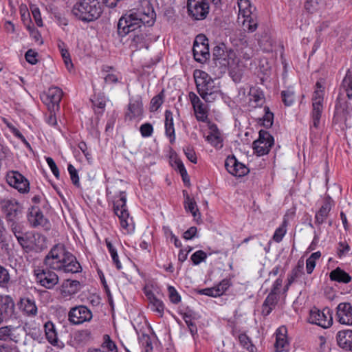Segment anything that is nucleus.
<instances>
[{"label": "nucleus", "mask_w": 352, "mask_h": 352, "mask_svg": "<svg viewBox=\"0 0 352 352\" xmlns=\"http://www.w3.org/2000/svg\"><path fill=\"white\" fill-rule=\"evenodd\" d=\"M155 17L153 6L150 2L145 1L141 8L130 10L120 18L117 25L118 34L120 37L129 34L131 38L130 45L135 50H140L146 46V27L152 26Z\"/></svg>", "instance_id": "f257e3e1"}, {"label": "nucleus", "mask_w": 352, "mask_h": 352, "mask_svg": "<svg viewBox=\"0 0 352 352\" xmlns=\"http://www.w3.org/2000/svg\"><path fill=\"white\" fill-rule=\"evenodd\" d=\"M47 267L65 273H78L82 267L76 258L61 243L54 245L44 259Z\"/></svg>", "instance_id": "f03ea898"}, {"label": "nucleus", "mask_w": 352, "mask_h": 352, "mask_svg": "<svg viewBox=\"0 0 352 352\" xmlns=\"http://www.w3.org/2000/svg\"><path fill=\"white\" fill-rule=\"evenodd\" d=\"M72 13L79 21L93 22L101 16L103 6L99 0H78L72 7Z\"/></svg>", "instance_id": "7ed1b4c3"}, {"label": "nucleus", "mask_w": 352, "mask_h": 352, "mask_svg": "<svg viewBox=\"0 0 352 352\" xmlns=\"http://www.w3.org/2000/svg\"><path fill=\"white\" fill-rule=\"evenodd\" d=\"M126 203L125 192H120L118 199L113 201V211L120 219L121 227L131 231L134 229V224L132 217L129 216Z\"/></svg>", "instance_id": "20e7f679"}, {"label": "nucleus", "mask_w": 352, "mask_h": 352, "mask_svg": "<svg viewBox=\"0 0 352 352\" xmlns=\"http://www.w3.org/2000/svg\"><path fill=\"white\" fill-rule=\"evenodd\" d=\"M3 212L6 214L8 221H12V230L16 236L19 243L22 245V231L19 225L15 221L19 212V206L14 199H5L1 201Z\"/></svg>", "instance_id": "39448f33"}, {"label": "nucleus", "mask_w": 352, "mask_h": 352, "mask_svg": "<svg viewBox=\"0 0 352 352\" xmlns=\"http://www.w3.org/2000/svg\"><path fill=\"white\" fill-rule=\"evenodd\" d=\"M308 321L327 329L333 324L332 312L329 307H325L322 310L314 307L310 310Z\"/></svg>", "instance_id": "423d86ee"}, {"label": "nucleus", "mask_w": 352, "mask_h": 352, "mask_svg": "<svg viewBox=\"0 0 352 352\" xmlns=\"http://www.w3.org/2000/svg\"><path fill=\"white\" fill-rule=\"evenodd\" d=\"M213 57L215 61H219L223 66L232 65L235 63L236 55L234 50L229 48L223 43L213 48Z\"/></svg>", "instance_id": "0eeeda50"}, {"label": "nucleus", "mask_w": 352, "mask_h": 352, "mask_svg": "<svg viewBox=\"0 0 352 352\" xmlns=\"http://www.w3.org/2000/svg\"><path fill=\"white\" fill-rule=\"evenodd\" d=\"M63 92L61 89L53 87L41 95V99L47 107L48 111H58L60 109V102Z\"/></svg>", "instance_id": "6e6552de"}, {"label": "nucleus", "mask_w": 352, "mask_h": 352, "mask_svg": "<svg viewBox=\"0 0 352 352\" xmlns=\"http://www.w3.org/2000/svg\"><path fill=\"white\" fill-rule=\"evenodd\" d=\"M187 9L190 16L195 20L205 19L210 10L206 0H188Z\"/></svg>", "instance_id": "1a4fd4ad"}, {"label": "nucleus", "mask_w": 352, "mask_h": 352, "mask_svg": "<svg viewBox=\"0 0 352 352\" xmlns=\"http://www.w3.org/2000/svg\"><path fill=\"white\" fill-rule=\"evenodd\" d=\"M193 76L199 95L219 88L215 85L214 80L204 71L196 69Z\"/></svg>", "instance_id": "9d476101"}, {"label": "nucleus", "mask_w": 352, "mask_h": 352, "mask_svg": "<svg viewBox=\"0 0 352 352\" xmlns=\"http://www.w3.org/2000/svg\"><path fill=\"white\" fill-rule=\"evenodd\" d=\"M27 219L28 223L32 228L41 227L45 230H49L51 228L49 220L43 215L37 206H32L28 209Z\"/></svg>", "instance_id": "9b49d317"}, {"label": "nucleus", "mask_w": 352, "mask_h": 352, "mask_svg": "<svg viewBox=\"0 0 352 352\" xmlns=\"http://www.w3.org/2000/svg\"><path fill=\"white\" fill-rule=\"evenodd\" d=\"M91 310L85 305L76 306L70 309L68 320L72 324L79 325L92 319Z\"/></svg>", "instance_id": "f8f14e48"}, {"label": "nucleus", "mask_w": 352, "mask_h": 352, "mask_svg": "<svg viewBox=\"0 0 352 352\" xmlns=\"http://www.w3.org/2000/svg\"><path fill=\"white\" fill-rule=\"evenodd\" d=\"M192 52L195 60L199 63H204L210 57L208 39L204 36L199 35L196 37Z\"/></svg>", "instance_id": "ddd939ff"}, {"label": "nucleus", "mask_w": 352, "mask_h": 352, "mask_svg": "<svg viewBox=\"0 0 352 352\" xmlns=\"http://www.w3.org/2000/svg\"><path fill=\"white\" fill-rule=\"evenodd\" d=\"M34 275L37 282L47 289H52L58 283V275L50 269L35 270Z\"/></svg>", "instance_id": "4468645a"}, {"label": "nucleus", "mask_w": 352, "mask_h": 352, "mask_svg": "<svg viewBox=\"0 0 352 352\" xmlns=\"http://www.w3.org/2000/svg\"><path fill=\"white\" fill-rule=\"evenodd\" d=\"M259 137L253 142L254 153L258 156L267 154L274 144V138L270 133H258Z\"/></svg>", "instance_id": "2eb2a0df"}, {"label": "nucleus", "mask_w": 352, "mask_h": 352, "mask_svg": "<svg viewBox=\"0 0 352 352\" xmlns=\"http://www.w3.org/2000/svg\"><path fill=\"white\" fill-rule=\"evenodd\" d=\"M247 107L249 111L262 107L265 103L263 91L258 87H251L247 96Z\"/></svg>", "instance_id": "dca6fc26"}, {"label": "nucleus", "mask_w": 352, "mask_h": 352, "mask_svg": "<svg viewBox=\"0 0 352 352\" xmlns=\"http://www.w3.org/2000/svg\"><path fill=\"white\" fill-rule=\"evenodd\" d=\"M312 102V126L315 129H318L321 113L322 111L323 94L322 90L314 91Z\"/></svg>", "instance_id": "f3484780"}, {"label": "nucleus", "mask_w": 352, "mask_h": 352, "mask_svg": "<svg viewBox=\"0 0 352 352\" xmlns=\"http://www.w3.org/2000/svg\"><path fill=\"white\" fill-rule=\"evenodd\" d=\"M226 170L236 177H243L249 173V169L243 164L238 162L234 156H228L225 161Z\"/></svg>", "instance_id": "a211bd4d"}, {"label": "nucleus", "mask_w": 352, "mask_h": 352, "mask_svg": "<svg viewBox=\"0 0 352 352\" xmlns=\"http://www.w3.org/2000/svg\"><path fill=\"white\" fill-rule=\"evenodd\" d=\"M144 112L143 104L140 96H138L130 99L127 110L125 113V118L132 120L141 118Z\"/></svg>", "instance_id": "6ab92c4d"}, {"label": "nucleus", "mask_w": 352, "mask_h": 352, "mask_svg": "<svg viewBox=\"0 0 352 352\" xmlns=\"http://www.w3.org/2000/svg\"><path fill=\"white\" fill-rule=\"evenodd\" d=\"M338 321L345 325H352V305L349 302H340L336 307Z\"/></svg>", "instance_id": "aec40b11"}, {"label": "nucleus", "mask_w": 352, "mask_h": 352, "mask_svg": "<svg viewBox=\"0 0 352 352\" xmlns=\"http://www.w3.org/2000/svg\"><path fill=\"white\" fill-rule=\"evenodd\" d=\"M351 109L350 104L339 96L336 100L333 122H345Z\"/></svg>", "instance_id": "412c9836"}, {"label": "nucleus", "mask_w": 352, "mask_h": 352, "mask_svg": "<svg viewBox=\"0 0 352 352\" xmlns=\"http://www.w3.org/2000/svg\"><path fill=\"white\" fill-rule=\"evenodd\" d=\"M287 329L285 326L277 329L276 331V342L274 344L276 352L287 351L289 342L287 338Z\"/></svg>", "instance_id": "4be33fe9"}, {"label": "nucleus", "mask_w": 352, "mask_h": 352, "mask_svg": "<svg viewBox=\"0 0 352 352\" xmlns=\"http://www.w3.org/2000/svg\"><path fill=\"white\" fill-rule=\"evenodd\" d=\"M337 342L340 347L352 352V331H340L336 336Z\"/></svg>", "instance_id": "5701e85b"}, {"label": "nucleus", "mask_w": 352, "mask_h": 352, "mask_svg": "<svg viewBox=\"0 0 352 352\" xmlns=\"http://www.w3.org/2000/svg\"><path fill=\"white\" fill-rule=\"evenodd\" d=\"M145 295L149 301V307L151 311L156 312L160 317H162L164 311V304L158 299L152 291L145 292Z\"/></svg>", "instance_id": "b1692460"}, {"label": "nucleus", "mask_w": 352, "mask_h": 352, "mask_svg": "<svg viewBox=\"0 0 352 352\" xmlns=\"http://www.w3.org/2000/svg\"><path fill=\"white\" fill-rule=\"evenodd\" d=\"M44 329L47 340L53 346H60L63 344L59 341L55 325L51 321L47 322L44 325Z\"/></svg>", "instance_id": "393cba45"}, {"label": "nucleus", "mask_w": 352, "mask_h": 352, "mask_svg": "<svg viewBox=\"0 0 352 352\" xmlns=\"http://www.w3.org/2000/svg\"><path fill=\"white\" fill-rule=\"evenodd\" d=\"M80 289L78 280H65L61 285L60 293L63 297H67L76 294Z\"/></svg>", "instance_id": "a878e982"}, {"label": "nucleus", "mask_w": 352, "mask_h": 352, "mask_svg": "<svg viewBox=\"0 0 352 352\" xmlns=\"http://www.w3.org/2000/svg\"><path fill=\"white\" fill-rule=\"evenodd\" d=\"M278 302V294L274 292H270L263 302L262 306V314L264 316H268L272 311Z\"/></svg>", "instance_id": "bb28decb"}, {"label": "nucleus", "mask_w": 352, "mask_h": 352, "mask_svg": "<svg viewBox=\"0 0 352 352\" xmlns=\"http://www.w3.org/2000/svg\"><path fill=\"white\" fill-rule=\"evenodd\" d=\"M6 181L8 184L22 192V174L18 171H10L7 173Z\"/></svg>", "instance_id": "cd10ccee"}, {"label": "nucleus", "mask_w": 352, "mask_h": 352, "mask_svg": "<svg viewBox=\"0 0 352 352\" xmlns=\"http://www.w3.org/2000/svg\"><path fill=\"white\" fill-rule=\"evenodd\" d=\"M329 278L331 280L342 283H348L351 280V277L349 274L340 267H337L331 271L329 274Z\"/></svg>", "instance_id": "c85d7f7f"}, {"label": "nucleus", "mask_w": 352, "mask_h": 352, "mask_svg": "<svg viewBox=\"0 0 352 352\" xmlns=\"http://www.w3.org/2000/svg\"><path fill=\"white\" fill-rule=\"evenodd\" d=\"M105 83H116L119 82V74L113 67L104 65L102 68Z\"/></svg>", "instance_id": "c756f323"}, {"label": "nucleus", "mask_w": 352, "mask_h": 352, "mask_svg": "<svg viewBox=\"0 0 352 352\" xmlns=\"http://www.w3.org/2000/svg\"><path fill=\"white\" fill-rule=\"evenodd\" d=\"M184 198V208L185 210L188 212H190L192 215L195 217L197 216V213L198 212V208L196 204V201L193 198H191L188 195V192L186 190L182 191Z\"/></svg>", "instance_id": "7c9ffc66"}, {"label": "nucleus", "mask_w": 352, "mask_h": 352, "mask_svg": "<svg viewBox=\"0 0 352 352\" xmlns=\"http://www.w3.org/2000/svg\"><path fill=\"white\" fill-rule=\"evenodd\" d=\"M239 7V19L243 18L248 21L252 15L250 2L248 0H240L238 2Z\"/></svg>", "instance_id": "2f4dec72"}, {"label": "nucleus", "mask_w": 352, "mask_h": 352, "mask_svg": "<svg viewBox=\"0 0 352 352\" xmlns=\"http://www.w3.org/2000/svg\"><path fill=\"white\" fill-rule=\"evenodd\" d=\"M331 205L329 202H325L316 213L315 223L320 226L322 224L327 218L331 210Z\"/></svg>", "instance_id": "473e14b6"}, {"label": "nucleus", "mask_w": 352, "mask_h": 352, "mask_svg": "<svg viewBox=\"0 0 352 352\" xmlns=\"http://www.w3.org/2000/svg\"><path fill=\"white\" fill-rule=\"evenodd\" d=\"M2 308L4 309L3 315L11 317L14 311V302L10 296H5L1 300Z\"/></svg>", "instance_id": "72a5a7b5"}, {"label": "nucleus", "mask_w": 352, "mask_h": 352, "mask_svg": "<svg viewBox=\"0 0 352 352\" xmlns=\"http://www.w3.org/2000/svg\"><path fill=\"white\" fill-rule=\"evenodd\" d=\"M265 114L262 118L258 121V124L263 126L266 129H269L272 126L274 121V114L270 111L268 107H264Z\"/></svg>", "instance_id": "f704fd0d"}, {"label": "nucleus", "mask_w": 352, "mask_h": 352, "mask_svg": "<svg viewBox=\"0 0 352 352\" xmlns=\"http://www.w3.org/2000/svg\"><path fill=\"white\" fill-rule=\"evenodd\" d=\"M204 137L214 147L217 148H221L223 147V138L221 133H208V135H204Z\"/></svg>", "instance_id": "c9c22d12"}, {"label": "nucleus", "mask_w": 352, "mask_h": 352, "mask_svg": "<svg viewBox=\"0 0 352 352\" xmlns=\"http://www.w3.org/2000/svg\"><path fill=\"white\" fill-rule=\"evenodd\" d=\"M304 263L303 261H299L297 265L292 270L291 274L288 276V285H291L298 278L303 274Z\"/></svg>", "instance_id": "e433bc0d"}, {"label": "nucleus", "mask_w": 352, "mask_h": 352, "mask_svg": "<svg viewBox=\"0 0 352 352\" xmlns=\"http://www.w3.org/2000/svg\"><path fill=\"white\" fill-rule=\"evenodd\" d=\"M342 87L346 91L349 99L352 98V72H348L344 78Z\"/></svg>", "instance_id": "4c0bfd02"}, {"label": "nucleus", "mask_w": 352, "mask_h": 352, "mask_svg": "<svg viewBox=\"0 0 352 352\" xmlns=\"http://www.w3.org/2000/svg\"><path fill=\"white\" fill-rule=\"evenodd\" d=\"M106 245L107 248L110 253L111 258L113 260V263L116 265V267L118 270L122 269V265L119 260L118 254L116 249L114 248L113 244L108 240L106 239Z\"/></svg>", "instance_id": "58836bf2"}, {"label": "nucleus", "mask_w": 352, "mask_h": 352, "mask_svg": "<svg viewBox=\"0 0 352 352\" xmlns=\"http://www.w3.org/2000/svg\"><path fill=\"white\" fill-rule=\"evenodd\" d=\"M100 349L106 351L107 352H118L115 342L111 340L110 336L107 334L103 336V342Z\"/></svg>", "instance_id": "ea45409f"}, {"label": "nucleus", "mask_w": 352, "mask_h": 352, "mask_svg": "<svg viewBox=\"0 0 352 352\" xmlns=\"http://www.w3.org/2000/svg\"><path fill=\"white\" fill-rule=\"evenodd\" d=\"M200 96L206 102H213L217 98H221V93L219 89H212V91L205 92V94H201Z\"/></svg>", "instance_id": "a19ab883"}, {"label": "nucleus", "mask_w": 352, "mask_h": 352, "mask_svg": "<svg viewBox=\"0 0 352 352\" xmlns=\"http://www.w3.org/2000/svg\"><path fill=\"white\" fill-rule=\"evenodd\" d=\"M287 221L285 220L282 224L276 229L274 235L273 240L276 243H280L287 232Z\"/></svg>", "instance_id": "79ce46f5"}, {"label": "nucleus", "mask_w": 352, "mask_h": 352, "mask_svg": "<svg viewBox=\"0 0 352 352\" xmlns=\"http://www.w3.org/2000/svg\"><path fill=\"white\" fill-rule=\"evenodd\" d=\"M164 91H162L160 94H158L151 99L150 102L151 111H155L161 107L164 102Z\"/></svg>", "instance_id": "37998d69"}, {"label": "nucleus", "mask_w": 352, "mask_h": 352, "mask_svg": "<svg viewBox=\"0 0 352 352\" xmlns=\"http://www.w3.org/2000/svg\"><path fill=\"white\" fill-rule=\"evenodd\" d=\"M35 237L32 233H25L23 234V250L26 252L34 249L35 248Z\"/></svg>", "instance_id": "c03bdc74"}, {"label": "nucleus", "mask_w": 352, "mask_h": 352, "mask_svg": "<svg viewBox=\"0 0 352 352\" xmlns=\"http://www.w3.org/2000/svg\"><path fill=\"white\" fill-rule=\"evenodd\" d=\"M26 28L29 32L30 37L34 41L35 43L39 45L43 44L41 35L38 30L34 28V25L29 23L26 25Z\"/></svg>", "instance_id": "a18cd8bd"}, {"label": "nucleus", "mask_w": 352, "mask_h": 352, "mask_svg": "<svg viewBox=\"0 0 352 352\" xmlns=\"http://www.w3.org/2000/svg\"><path fill=\"white\" fill-rule=\"evenodd\" d=\"M283 102L285 106H291L295 99L294 92L292 90L287 89L281 92Z\"/></svg>", "instance_id": "49530a36"}, {"label": "nucleus", "mask_w": 352, "mask_h": 352, "mask_svg": "<svg viewBox=\"0 0 352 352\" xmlns=\"http://www.w3.org/2000/svg\"><path fill=\"white\" fill-rule=\"evenodd\" d=\"M197 120L204 121L207 118V111L203 102L193 107Z\"/></svg>", "instance_id": "de8ad7c7"}, {"label": "nucleus", "mask_w": 352, "mask_h": 352, "mask_svg": "<svg viewBox=\"0 0 352 352\" xmlns=\"http://www.w3.org/2000/svg\"><path fill=\"white\" fill-rule=\"evenodd\" d=\"M207 258V254L203 250H197L194 252L190 257L192 263L195 265L200 264L201 262L205 261Z\"/></svg>", "instance_id": "09e8293b"}, {"label": "nucleus", "mask_w": 352, "mask_h": 352, "mask_svg": "<svg viewBox=\"0 0 352 352\" xmlns=\"http://www.w3.org/2000/svg\"><path fill=\"white\" fill-rule=\"evenodd\" d=\"M23 311L29 316H36L37 314V307L34 301L27 298L24 305Z\"/></svg>", "instance_id": "8fccbe9b"}, {"label": "nucleus", "mask_w": 352, "mask_h": 352, "mask_svg": "<svg viewBox=\"0 0 352 352\" xmlns=\"http://www.w3.org/2000/svg\"><path fill=\"white\" fill-rule=\"evenodd\" d=\"M25 58L28 63L36 65L38 62V54L35 50L30 49L25 52Z\"/></svg>", "instance_id": "3c124183"}, {"label": "nucleus", "mask_w": 352, "mask_h": 352, "mask_svg": "<svg viewBox=\"0 0 352 352\" xmlns=\"http://www.w3.org/2000/svg\"><path fill=\"white\" fill-rule=\"evenodd\" d=\"M165 129L166 132H175L173 113L169 110L165 111Z\"/></svg>", "instance_id": "603ef678"}, {"label": "nucleus", "mask_w": 352, "mask_h": 352, "mask_svg": "<svg viewBox=\"0 0 352 352\" xmlns=\"http://www.w3.org/2000/svg\"><path fill=\"white\" fill-rule=\"evenodd\" d=\"M30 9L36 25L38 27H42L43 24L39 8L35 5H30Z\"/></svg>", "instance_id": "864d4df0"}, {"label": "nucleus", "mask_w": 352, "mask_h": 352, "mask_svg": "<svg viewBox=\"0 0 352 352\" xmlns=\"http://www.w3.org/2000/svg\"><path fill=\"white\" fill-rule=\"evenodd\" d=\"M239 340L244 349L250 351L253 350L254 345L252 344L250 338L245 333H241L239 336Z\"/></svg>", "instance_id": "5fc2aeb1"}, {"label": "nucleus", "mask_w": 352, "mask_h": 352, "mask_svg": "<svg viewBox=\"0 0 352 352\" xmlns=\"http://www.w3.org/2000/svg\"><path fill=\"white\" fill-rule=\"evenodd\" d=\"M68 172L70 175L71 180L73 184L77 187L80 186L78 173L72 164H69L67 167Z\"/></svg>", "instance_id": "6e6d98bb"}, {"label": "nucleus", "mask_w": 352, "mask_h": 352, "mask_svg": "<svg viewBox=\"0 0 352 352\" xmlns=\"http://www.w3.org/2000/svg\"><path fill=\"white\" fill-rule=\"evenodd\" d=\"M21 329L19 327H14L11 326L8 340L13 341L15 343H18L21 340Z\"/></svg>", "instance_id": "4d7b16f0"}, {"label": "nucleus", "mask_w": 352, "mask_h": 352, "mask_svg": "<svg viewBox=\"0 0 352 352\" xmlns=\"http://www.w3.org/2000/svg\"><path fill=\"white\" fill-rule=\"evenodd\" d=\"M56 111H49V116L46 118V122L51 126H54V129L62 131V129L57 123L56 117L55 116Z\"/></svg>", "instance_id": "13d9d810"}, {"label": "nucleus", "mask_w": 352, "mask_h": 352, "mask_svg": "<svg viewBox=\"0 0 352 352\" xmlns=\"http://www.w3.org/2000/svg\"><path fill=\"white\" fill-rule=\"evenodd\" d=\"M184 152L188 160L193 164L197 163V158L193 148L190 146H187L184 148Z\"/></svg>", "instance_id": "bf43d9fd"}, {"label": "nucleus", "mask_w": 352, "mask_h": 352, "mask_svg": "<svg viewBox=\"0 0 352 352\" xmlns=\"http://www.w3.org/2000/svg\"><path fill=\"white\" fill-rule=\"evenodd\" d=\"M230 285V281L228 279H223L215 286L216 291L219 293V296L225 293Z\"/></svg>", "instance_id": "052dcab7"}, {"label": "nucleus", "mask_w": 352, "mask_h": 352, "mask_svg": "<svg viewBox=\"0 0 352 352\" xmlns=\"http://www.w3.org/2000/svg\"><path fill=\"white\" fill-rule=\"evenodd\" d=\"M169 293V298L171 302L177 304L181 301V296L173 286H168V287Z\"/></svg>", "instance_id": "680f3d73"}, {"label": "nucleus", "mask_w": 352, "mask_h": 352, "mask_svg": "<svg viewBox=\"0 0 352 352\" xmlns=\"http://www.w3.org/2000/svg\"><path fill=\"white\" fill-rule=\"evenodd\" d=\"M10 280L8 271L0 265V287H5Z\"/></svg>", "instance_id": "e2e57ef3"}, {"label": "nucleus", "mask_w": 352, "mask_h": 352, "mask_svg": "<svg viewBox=\"0 0 352 352\" xmlns=\"http://www.w3.org/2000/svg\"><path fill=\"white\" fill-rule=\"evenodd\" d=\"M45 160H46L49 167L50 168L53 175L56 177V179H59V177H60L59 170H58L54 160L50 157H45Z\"/></svg>", "instance_id": "0e129e2a"}, {"label": "nucleus", "mask_w": 352, "mask_h": 352, "mask_svg": "<svg viewBox=\"0 0 352 352\" xmlns=\"http://www.w3.org/2000/svg\"><path fill=\"white\" fill-rule=\"evenodd\" d=\"M91 101L93 105L97 108V109H96V111H97L98 113H101L103 111L106 105L105 100L103 98H97L91 100Z\"/></svg>", "instance_id": "69168bd1"}, {"label": "nucleus", "mask_w": 352, "mask_h": 352, "mask_svg": "<svg viewBox=\"0 0 352 352\" xmlns=\"http://www.w3.org/2000/svg\"><path fill=\"white\" fill-rule=\"evenodd\" d=\"M243 25L245 28H247L250 32H252L257 28V23L252 19V17L248 19V21H242Z\"/></svg>", "instance_id": "338daca9"}, {"label": "nucleus", "mask_w": 352, "mask_h": 352, "mask_svg": "<svg viewBox=\"0 0 352 352\" xmlns=\"http://www.w3.org/2000/svg\"><path fill=\"white\" fill-rule=\"evenodd\" d=\"M319 1L320 0H307L305 8L308 12H313L317 9Z\"/></svg>", "instance_id": "774afa93"}]
</instances>
